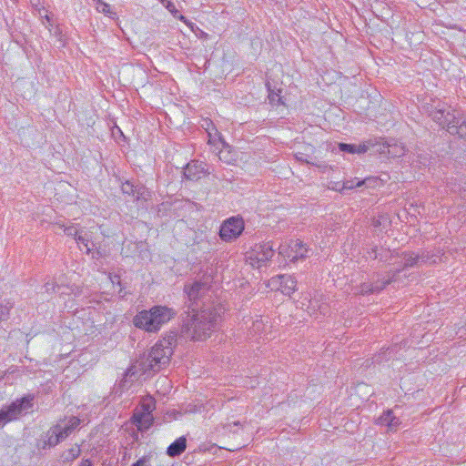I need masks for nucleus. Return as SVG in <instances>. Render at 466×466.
Wrapping results in <instances>:
<instances>
[{"label": "nucleus", "mask_w": 466, "mask_h": 466, "mask_svg": "<svg viewBox=\"0 0 466 466\" xmlns=\"http://www.w3.org/2000/svg\"><path fill=\"white\" fill-rule=\"evenodd\" d=\"M187 310L181 314V335L190 340H205L214 332L221 320L224 308L220 304L216 307L199 308L185 306Z\"/></svg>", "instance_id": "1"}, {"label": "nucleus", "mask_w": 466, "mask_h": 466, "mask_svg": "<svg viewBox=\"0 0 466 466\" xmlns=\"http://www.w3.org/2000/svg\"><path fill=\"white\" fill-rule=\"evenodd\" d=\"M425 109L428 116L450 135L466 137V116L441 100H432Z\"/></svg>", "instance_id": "2"}, {"label": "nucleus", "mask_w": 466, "mask_h": 466, "mask_svg": "<svg viewBox=\"0 0 466 466\" xmlns=\"http://www.w3.org/2000/svg\"><path fill=\"white\" fill-rule=\"evenodd\" d=\"M176 316V311L167 306H154L139 311L133 319L135 327L147 332H157L161 327Z\"/></svg>", "instance_id": "3"}, {"label": "nucleus", "mask_w": 466, "mask_h": 466, "mask_svg": "<svg viewBox=\"0 0 466 466\" xmlns=\"http://www.w3.org/2000/svg\"><path fill=\"white\" fill-rule=\"evenodd\" d=\"M172 355V350L164 349L156 343L147 357L140 363L143 372L156 373L159 371L169 363Z\"/></svg>", "instance_id": "4"}, {"label": "nucleus", "mask_w": 466, "mask_h": 466, "mask_svg": "<svg viewBox=\"0 0 466 466\" xmlns=\"http://www.w3.org/2000/svg\"><path fill=\"white\" fill-rule=\"evenodd\" d=\"M34 395H26L0 409V426L16 420L23 412L33 407Z\"/></svg>", "instance_id": "5"}, {"label": "nucleus", "mask_w": 466, "mask_h": 466, "mask_svg": "<svg viewBox=\"0 0 466 466\" xmlns=\"http://www.w3.org/2000/svg\"><path fill=\"white\" fill-rule=\"evenodd\" d=\"M244 220L242 218L231 217L225 220L220 226L219 237L222 240L229 242L238 238L244 230Z\"/></svg>", "instance_id": "6"}, {"label": "nucleus", "mask_w": 466, "mask_h": 466, "mask_svg": "<svg viewBox=\"0 0 466 466\" xmlns=\"http://www.w3.org/2000/svg\"><path fill=\"white\" fill-rule=\"evenodd\" d=\"M403 256V266L401 268H419L424 264H435L437 259H440L439 256L431 254L429 251H422L420 254H415L414 252H404Z\"/></svg>", "instance_id": "7"}, {"label": "nucleus", "mask_w": 466, "mask_h": 466, "mask_svg": "<svg viewBox=\"0 0 466 466\" xmlns=\"http://www.w3.org/2000/svg\"><path fill=\"white\" fill-rule=\"evenodd\" d=\"M121 190L123 194L133 197L136 201H147L151 198V191L139 182L135 183L130 180H126L122 183Z\"/></svg>", "instance_id": "8"}, {"label": "nucleus", "mask_w": 466, "mask_h": 466, "mask_svg": "<svg viewBox=\"0 0 466 466\" xmlns=\"http://www.w3.org/2000/svg\"><path fill=\"white\" fill-rule=\"evenodd\" d=\"M269 287L279 290L284 295L290 296L295 292L297 280L291 275H278L269 280Z\"/></svg>", "instance_id": "9"}, {"label": "nucleus", "mask_w": 466, "mask_h": 466, "mask_svg": "<svg viewBox=\"0 0 466 466\" xmlns=\"http://www.w3.org/2000/svg\"><path fill=\"white\" fill-rule=\"evenodd\" d=\"M371 147H375L374 152L385 155L389 157H400L405 155L406 148L401 143L394 140L386 141L383 143H373Z\"/></svg>", "instance_id": "10"}, {"label": "nucleus", "mask_w": 466, "mask_h": 466, "mask_svg": "<svg viewBox=\"0 0 466 466\" xmlns=\"http://www.w3.org/2000/svg\"><path fill=\"white\" fill-rule=\"evenodd\" d=\"M63 441V436L59 431V423H56L41 435L37 441V447L43 450L50 449L56 447Z\"/></svg>", "instance_id": "11"}, {"label": "nucleus", "mask_w": 466, "mask_h": 466, "mask_svg": "<svg viewBox=\"0 0 466 466\" xmlns=\"http://www.w3.org/2000/svg\"><path fill=\"white\" fill-rule=\"evenodd\" d=\"M274 255L273 245L269 242L256 245L249 255V259L256 261L257 267L260 268L262 264L268 261Z\"/></svg>", "instance_id": "12"}, {"label": "nucleus", "mask_w": 466, "mask_h": 466, "mask_svg": "<svg viewBox=\"0 0 466 466\" xmlns=\"http://www.w3.org/2000/svg\"><path fill=\"white\" fill-rule=\"evenodd\" d=\"M206 284L200 281H195L192 284H186L184 292L187 294L189 303L187 306L199 308V298L205 289Z\"/></svg>", "instance_id": "13"}, {"label": "nucleus", "mask_w": 466, "mask_h": 466, "mask_svg": "<svg viewBox=\"0 0 466 466\" xmlns=\"http://www.w3.org/2000/svg\"><path fill=\"white\" fill-rule=\"evenodd\" d=\"M184 177L192 181H197L201 178L202 175L209 174L207 168V164L202 161H192L188 163L184 168Z\"/></svg>", "instance_id": "14"}, {"label": "nucleus", "mask_w": 466, "mask_h": 466, "mask_svg": "<svg viewBox=\"0 0 466 466\" xmlns=\"http://www.w3.org/2000/svg\"><path fill=\"white\" fill-rule=\"evenodd\" d=\"M143 411L135 412L132 416L133 423L136 424L138 431H144L148 430L153 424V415L149 410V406H143Z\"/></svg>", "instance_id": "15"}, {"label": "nucleus", "mask_w": 466, "mask_h": 466, "mask_svg": "<svg viewBox=\"0 0 466 466\" xmlns=\"http://www.w3.org/2000/svg\"><path fill=\"white\" fill-rule=\"evenodd\" d=\"M289 248H291L290 253L286 254L288 250H285L284 248L280 246L279 253L284 257L287 256L291 261L307 257L308 249L304 247V243L301 240L296 239L292 241Z\"/></svg>", "instance_id": "16"}, {"label": "nucleus", "mask_w": 466, "mask_h": 466, "mask_svg": "<svg viewBox=\"0 0 466 466\" xmlns=\"http://www.w3.org/2000/svg\"><path fill=\"white\" fill-rule=\"evenodd\" d=\"M377 183H378L377 177H366L361 180H360L358 178L347 179L342 182V187L345 191L348 189H353V188H358V187H373L376 186Z\"/></svg>", "instance_id": "17"}, {"label": "nucleus", "mask_w": 466, "mask_h": 466, "mask_svg": "<svg viewBox=\"0 0 466 466\" xmlns=\"http://www.w3.org/2000/svg\"><path fill=\"white\" fill-rule=\"evenodd\" d=\"M372 145V141L369 140L360 145L339 143V149L341 152L349 154H362L368 152Z\"/></svg>", "instance_id": "18"}, {"label": "nucleus", "mask_w": 466, "mask_h": 466, "mask_svg": "<svg viewBox=\"0 0 466 466\" xmlns=\"http://www.w3.org/2000/svg\"><path fill=\"white\" fill-rule=\"evenodd\" d=\"M187 448V439L184 436L177 438L174 442H172L167 449V454L175 458L181 455Z\"/></svg>", "instance_id": "19"}, {"label": "nucleus", "mask_w": 466, "mask_h": 466, "mask_svg": "<svg viewBox=\"0 0 466 466\" xmlns=\"http://www.w3.org/2000/svg\"><path fill=\"white\" fill-rule=\"evenodd\" d=\"M378 423L393 430L400 424V420L393 415L392 410H388L379 417Z\"/></svg>", "instance_id": "20"}, {"label": "nucleus", "mask_w": 466, "mask_h": 466, "mask_svg": "<svg viewBox=\"0 0 466 466\" xmlns=\"http://www.w3.org/2000/svg\"><path fill=\"white\" fill-rule=\"evenodd\" d=\"M80 422L77 417H71L66 423H59V431L64 441L79 426Z\"/></svg>", "instance_id": "21"}, {"label": "nucleus", "mask_w": 466, "mask_h": 466, "mask_svg": "<svg viewBox=\"0 0 466 466\" xmlns=\"http://www.w3.org/2000/svg\"><path fill=\"white\" fill-rule=\"evenodd\" d=\"M160 347L164 349L172 350L177 343V332L169 331L157 342Z\"/></svg>", "instance_id": "22"}, {"label": "nucleus", "mask_w": 466, "mask_h": 466, "mask_svg": "<svg viewBox=\"0 0 466 466\" xmlns=\"http://www.w3.org/2000/svg\"><path fill=\"white\" fill-rule=\"evenodd\" d=\"M12 309L13 303L10 300L0 298V323L9 319Z\"/></svg>", "instance_id": "23"}, {"label": "nucleus", "mask_w": 466, "mask_h": 466, "mask_svg": "<svg viewBox=\"0 0 466 466\" xmlns=\"http://www.w3.org/2000/svg\"><path fill=\"white\" fill-rule=\"evenodd\" d=\"M81 450L78 445H75L72 448L62 452L60 458L64 463L73 461L80 455Z\"/></svg>", "instance_id": "24"}, {"label": "nucleus", "mask_w": 466, "mask_h": 466, "mask_svg": "<svg viewBox=\"0 0 466 466\" xmlns=\"http://www.w3.org/2000/svg\"><path fill=\"white\" fill-rule=\"evenodd\" d=\"M381 286H374L372 282H364L360 286V293L362 295H369L372 293H379L381 291Z\"/></svg>", "instance_id": "25"}, {"label": "nucleus", "mask_w": 466, "mask_h": 466, "mask_svg": "<svg viewBox=\"0 0 466 466\" xmlns=\"http://www.w3.org/2000/svg\"><path fill=\"white\" fill-rule=\"evenodd\" d=\"M241 427H242V425H241L240 421L237 420V421L226 423L223 426V430H224L225 433L235 435V434H238Z\"/></svg>", "instance_id": "26"}, {"label": "nucleus", "mask_w": 466, "mask_h": 466, "mask_svg": "<svg viewBox=\"0 0 466 466\" xmlns=\"http://www.w3.org/2000/svg\"><path fill=\"white\" fill-rule=\"evenodd\" d=\"M76 240L86 248L87 253H89L93 249V247L95 246L92 242L90 243L86 236V233H85L84 235L82 233H79Z\"/></svg>", "instance_id": "27"}, {"label": "nucleus", "mask_w": 466, "mask_h": 466, "mask_svg": "<svg viewBox=\"0 0 466 466\" xmlns=\"http://www.w3.org/2000/svg\"><path fill=\"white\" fill-rule=\"evenodd\" d=\"M96 5V10L100 13L107 15L111 16L112 15H116V12L111 11V7L107 3L103 2L102 0H98V4Z\"/></svg>", "instance_id": "28"}, {"label": "nucleus", "mask_w": 466, "mask_h": 466, "mask_svg": "<svg viewBox=\"0 0 466 466\" xmlns=\"http://www.w3.org/2000/svg\"><path fill=\"white\" fill-rule=\"evenodd\" d=\"M31 5L34 11L39 15L42 16V11H45L44 4L41 0H30Z\"/></svg>", "instance_id": "29"}, {"label": "nucleus", "mask_w": 466, "mask_h": 466, "mask_svg": "<svg viewBox=\"0 0 466 466\" xmlns=\"http://www.w3.org/2000/svg\"><path fill=\"white\" fill-rule=\"evenodd\" d=\"M62 227L64 228V233L66 236L73 237L75 239H76L80 232L74 226Z\"/></svg>", "instance_id": "30"}, {"label": "nucleus", "mask_w": 466, "mask_h": 466, "mask_svg": "<svg viewBox=\"0 0 466 466\" xmlns=\"http://www.w3.org/2000/svg\"><path fill=\"white\" fill-rule=\"evenodd\" d=\"M367 253L373 259H376V258H380V260H387L388 259L387 256H384L383 254H378L376 246L371 248L370 250H368Z\"/></svg>", "instance_id": "31"}, {"label": "nucleus", "mask_w": 466, "mask_h": 466, "mask_svg": "<svg viewBox=\"0 0 466 466\" xmlns=\"http://www.w3.org/2000/svg\"><path fill=\"white\" fill-rule=\"evenodd\" d=\"M403 270V268H398L394 271H390L388 273V279H385L386 282L389 284L395 282L398 279V275Z\"/></svg>", "instance_id": "32"}, {"label": "nucleus", "mask_w": 466, "mask_h": 466, "mask_svg": "<svg viewBox=\"0 0 466 466\" xmlns=\"http://www.w3.org/2000/svg\"><path fill=\"white\" fill-rule=\"evenodd\" d=\"M268 99H269L270 103H274L277 100L279 104H283L279 94L271 90L268 85Z\"/></svg>", "instance_id": "33"}, {"label": "nucleus", "mask_w": 466, "mask_h": 466, "mask_svg": "<svg viewBox=\"0 0 466 466\" xmlns=\"http://www.w3.org/2000/svg\"><path fill=\"white\" fill-rule=\"evenodd\" d=\"M150 461V457L148 456H143L139 460H137L136 462H134L131 466H148Z\"/></svg>", "instance_id": "34"}, {"label": "nucleus", "mask_w": 466, "mask_h": 466, "mask_svg": "<svg viewBox=\"0 0 466 466\" xmlns=\"http://www.w3.org/2000/svg\"><path fill=\"white\" fill-rule=\"evenodd\" d=\"M44 288L46 289V292L50 293V292H56V289L59 288V287L55 282H46L44 285Z\"/></svg>", "instance_id": "35"}, {"label": "nucleus", "mask_w": 466, "mask_h": 466, "mask_svg": "<svg viewBox=\"0 0 466 466\" xmlns=\"http://www.w3.org/2000/svg\"><path fill=\"white\" fill-rule=\"evenodd\" d=\"M329 188L334 191L340 192V193L344 192V189L342 187V182H340V181L331 182V187H329Z\"/></svg>", "instance_id": "36"}, {"label": "nucleus", "mask_w": 466, "mask_h": 466, "mask_svg": "<svg viewBox=\"0 0 466 466\" xmlns=\"http://www.w3.org/2000/svg\"><path fill=\"white\" fill-rule=\"evenodd\" d=\"M372 284H374V286H381V290H383L388 286L385 279H378L376 281L372 282Z\"/></svg>", "instance_id": "37"}, {"label": "nucleus", "mask_w": 466, "mask_h": 466, "mask_svg": "<svg viewBox=\"0 0 466 466\" xmlns=\"http://www.w3.org/2000/svg\"><path fill=\"white\" fill-rule=\"evenodd\" d=\"M43 20L45 19L46 22H51V17L47 14V11L45 9V11H42V16H40Z\"/></svg>", "instance_id": "38"}, {"label": "nucleus", "mask_w": 466, "mask_h": 466, "mask_svg": "<svg viewBox=\"0 0 466 466\" xmlns=\"http://www.w3.org/2000/svg\"><path fill=\"white\" fill-rule=\"evenodd\" d=\"M174 16L178 18L180 21H183L184 23H187V18L184 15L178 14L177 10L175 11Z\"/></svg>", "instance_id": "39"}, {"label": "nucleus", "mask_w": 466, "mask_h": 466, "mask_svg": "<svg viewBox=\"0 0 466 466\" xmlns=\"http://www.w3.org/2000/svg\"><path fill=\"white\" fill-rule=\"evenodd\" d=\"M79 466H92V463H91L90 460L86 459V460H82Z\"/></svg>", "instance_id": "40"}, {"label": "nucleus", "mask_w": 466, "mask_h": 466, "mask_svg": "<svg viewBox=\"0 0 466 466\" xmlns=\"http://www.w3.org/2000/svg\"><path fill=\"white\" fill-rule=\"evenodd\" d=\"M296 158H297L299 161H301V162L306 161V160L304 159V157H303V154H302V153H299V154H297V155H296Z\"/></svg>", "instance_id": "41"}, {"label": "nucleus", "mask_w": 466, "mask_h": 466, "mask_svg": "<svg viewBox=\"0 0 466 466\" xmlns=\"http://www.w3.org/2000/svg\"><path fill=\"white\" fill-rule=\"evenodd\" d=\"M167 8H168V10H169L171 13H173V15L175 14V11H176V10H173V9L175 8L173 5L169 4V5H167Z\"/></svg>", "instance_id": "42"}, {"label": "nucleus", "mask_w": 466, "mask_h": 466, "mask_svg": "<svg viewBox=\"0 0 466 466\" xmlns=\"http://www.w3.org/2000/svg\"><path fill=\"white\" fill-rule=\"evenodd\" d=\"M94 2H96V5L98 4V0H93Z\"/></svg>", "instance_id": "43"}]
</instances>
